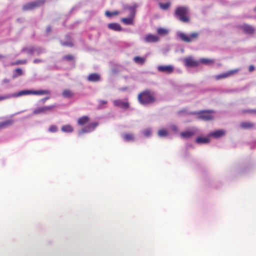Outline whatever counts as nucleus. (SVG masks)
I'll return each instance as SVG.
<instances>
[{
  "label": "nucleus",
  "instance_id": "obj_1",
  "mask_svg": "<svg viewBox=\"0 0 256 256\" xmlns=\"http://www.w3.org/2000/svg\"><path fill=\"white\" fill-rule=\"evenodd\" d=\"M138 100L142 104H149L154 102L156 98L154 92L146 90L140 92L138 96Z\"/></svg>",
  "mask_w": 256,
  "mask_h": 256
},
{
  "label": "nucleus",
  "instance_id": "obj_2",
  "mask_svg": "<svg viewBox=\"0 0 256 256\" xmlns=\"http://www.w3.org/2000/svg\"><path fill=\"white\" fill-rule=\"evenodd\" d=\"M174 15L182 22L188 23L190 21L188 9L186 6L178 7L175 10Z\"/></svg>",
  "mask_w": 256,
  "mask_h": 256
},
{
  "label": "nucleus",
  "instance_id": "obj_3",
  "mask_svg": "<svg viewBox=\"0 0 256 256\" xmlns=\"http://www.w3.org/2000/svg\"><path fill=\"white\" fill-rule=\"evenodd\" d=\"M200 35L198 32H194L190 34H186L183 32H180L178 34V37L183 42L189 43L196 40Z\"/></svg>",
  "mask_w": 256,
  "mask_h": 256
},
{
  "label": "nucleus",
  "instance_id": "obj_4",
  "mask_svg": "<svg viewBox=\"0 0 256 256\" xmlns=\"http://www.w3.org/2000/svg\"><path fill=\"white\" fill-rule=\"evenodd\" d=\"M44 3L45 0H37L26 3L22 6V10L24 11L32 10L42 6Z\"/></svg>",
  "mask_w": 256,
  "mask_h": 256
},
{
  "label": "nucleus",
  "instance_id": "obj_5",
  "mask_svg": "<svg viewBox=\"0 0 256 256\" xmlns=\"http://www.w3.org/2000/svg\"><path fill=\"white\" fill-rule=\"evenodd\" d=\"M50 93L48 90H24L20 91L18 94H14V96H20L22 95L27 94H36V95H42V94H48Z\"/></svg>",
  "mask_w": 256,
  "mask_h": 256
},
{
  "label": "nucleus",
  "instance_id": "obj_6",
  "mask_svg": "<svg viewBox=\"0 0 256 256\" xmlns=\"http://www.w3.org/2000/svg\"><path fill=\"white\" fill-rule=\"evenodd\" d=\"M214 111L212 110H202L196 112L198 118L202 120H210L214 118Z\"/></svg>",
  "mask_w": 256,
  "mask_h": 256
},
{
  "label": "nucleus",
  "instance_id": "obj_7",
  "mask_svg": "<svg viewBox=\"0 0 256 256\" xmlns=\"http://www.w3.org/2000/svg\"><path fill=\"white\" fill-rule=\"evenodd\" d=\"M56 107V105H51L44 106L36 108L33 111L34 114H46L52 112L54 108Z\"/></svg>",
  "mask_w": 256,
  "mask_h": 256
},
{
  "label": "nucleus",
  "instance_id": "obj_8",
  "mask_svg": "<svg viewBox=\"0 0 256 256\" xmlns=\"http://www.w3.org/2000/svg\"><path fill=\"white\" fill-rule=\"evenodd\" d=\"M98 126V123L97 122L90 123L88 124L86 126L83 128L79 132V134H81L83 133L90 132L94 130Z\"/></svg>",
  "mask_w": 256,
  "mask_h": 256
},
{
  "label": "nucleus",
  "instance_id": "obj_9",
  "mask_svg": "<svg viewBox=\"0 0 256 256\" xmlns=\"http://www.w3.org/2000/svg\"><path fill=\"white\" fill-rule=\"evenodd\" d=\"M238 71V70H233L228 71L225 73L221 74H220L216 75L214 76L216 80H219L220 79L225 78L234 75L235 73Z\"/></svg>",
  "mask_w": 256,
  "mask_h": 256
},
{
  "label": "nucleus",
  "instance_id": "obj_10",
  "mask_svg": "<svg viewBox=\"0 0 256 256\" xmlns=\"http://www.w3.org/2000/svg\"><path fill=\"white\" fill-rule=\"evenodd\" d=\"M184 64L186 66L196 67L199 65L200 62L195 60L191 57H188L184 58Z\"/></svg>",
  "mask_w": 256,
  "mask_h": 256
},
{
  "label": "nucleus",
  "instance_id": "obj_11",
  "mask_svg": "<svg viewBox=\"0 0 256 256\" xmlns=\"http://www.w3.org/2000/svg\"><path fill=\"white\" fill-rule=\"evenodd\" d=\"M158 70L166 74H170L173 72L174 68L172 66H159Z\"/></svg>",
  "mask_w": 256,
  "mask_h": 256
},
{
  "label": "nucleus",
  "instance_id": "obj_12",
  "mask_svg": "<svg viewBox=\"0 0 256 256\" xmlns=\"http://www.w3.org/2000/svg\"><path fill=\"white\" fill-rule=\"evenodd\" d=\"M115 106L126 109L129 107V104L128 101H123L120 100H116L113 101Z\"/></svg>",
  "mask_w": 256,
  "mask_h": 256
},
{
  "label": "nucleus",
  "instance_id": "obj_13",
  "mask_svg": "<svg viewBox=\"0 0 256 256\" xmlns=\"http://www.w3.org/2000/svg\"><path fill=\"white\" fill-rule=\"evenodd\" d=\"M135 8H130V10L133 13V16L131 18H122L121 20V21L124 22V24L129 25V24H132L134 22V16L135 14Z\"/></svg>",
  "mask_w": 256,
  "mask_h": 256
},
{
  "label": "nucleus",
  "instance_id": "obj_14",
  "mask_svg": "<svg viewBox=\"0 0 256 256\" xmlns=\"http://www.w3.org/2000/svg\"><path fill=\"white\" fill-rule=\"evenodd\" d=\"M158 40L159 38L157 36L152 34L146 35L144 38V42L147 43L156 42Z\"/></svg>",
  "mask_w": 256,
  "mask_h": 256
},
{
  "label": "nucleus",
  "instance_id": "obj_15",
  "mask_svg": "<svg viewBox=\"0 0 256 256\" xmlns=\"http://www.w3.org/2000/svg\"><path fill=\"white\" fill-rule=\"evenodd\" d=\"M62 96L66 98H72L75 96V93L69 89H64L62 94Z\"/></svg>",
  "mask_w": 256,
  "mask_h": 256
},
{
  "label": "nucleus",
  "instance_id": "obj_16",
  "mask_svg": "<svg viewBox=\"0 0 256 256\" xmlns=\"http://www.w3.org/2000/svg\"><path fill=\"white\" fill-rule=\"evenodd\" d=\"M196 134L194 130H186L180 133V136L184 138H189L192 137Z\"/></svg>",
  "mask_w": 256,
  "mask_h": 256
},
{
  "label": "nucleus",
  "instance_id": "obj_17",
  "mask_svg": "<svg viewBox=\"0 0 256 256\" xmlns=\"http://www.w3.org/2000/svg\"><path fill=\"white\" fill-rule=\"evenodd\" d=\"M242 29L244 32L248 34H254L255 30L254 28L248 24H244L242 26Z\"/></svg>",
  "mask_w": 256,
  "mask_h": 256
},
{
  "label": "nucleus",
  "instance_id": "obj_18",
  "mask_svg": "<svg viewBox=\"0 0 256 256\" xmlns=\"http://www.w3.org/2000/svg\"><path fill=\"white\" fill-rule=\"evenodd\" d=\"M100 76L96 73L90 74L88 77V80L90 82H96L100 80Z\"/></svg>",
  "mask_w": 256,
  "mask_h": 256
},
{
  "label": "nucleus",
  "instance_id": "obj_19",
  "mask_svg": "<svg viewBox=\"0 0 256 256\" xmlns=\"http://www.w3.org/2000/svg\"><path fill=\"white\" fill-rule=\"evenodd\" d=\"M90 122V118L88 116H83L80 118L78 120V124L80 126H83Z\"/></svg>",
  "mask_w": 256,
  "mask_h": 256
},
{
  "label": "nucleus",
  "instance_id": "obj_20",
  "mask_svg": "<svg viewBox=\"0 0 256 256\" xmlns=\"http://www.w3.org/2000/svg\"><path fill=\"white\" fill-rule=\"evenodd\" d=\"M108 28L115 30V31H120L122 27L120 24L118 23H110L108 24Z\"/></svg>",
  "mask_w": 256,
  "mask_h": 256
},
{
  "label": "nucleus",
  "instance_id": "obj_21",
  "mask_svg": "<svg viewBox=\"0 0 256 256\" xmlns=\"http://www.w3.org/2000/svg\"><path fill=\"white\" fill-rule=\"evenodd\" d=\"M14 123V120H8L6 121L0 122V130L8 127L12 126Z\"/></svg>",
  "mask_w": 256,
  "mask_h": 256
},
{
  "label": "nucleus",
  "instance_id": "obj_22",
  "mask_svg": "<svg viewBox=\"0 0 256 256\" xmlns=\"http://www.w3.org/2000/svg\"><path fill=\"white\" fill-rule=\"evenodd\" d=\"M210 142V140L207 137L199 136L196 138V142L198 144H207Z\"/></svg>",
  "mask_w": 256,
  "mask_h": 256
},
{
  "label": "nucleus",
  "instance_id": "obj_23",
  "mask_svg": "<svg viewBox=\"0 0 256 256\" xmlns=\"http://www.w3.org/2000/svg\"><path fill=\"white\" fill-rule=\"evenodd\" d=\"M224 134H225V132L224 130H216L213 132H212L210 134V136H212L214 138H220V137L222 136Z\"/></svg>",
  "mask_w": 256,
  "mask_h": 256
},
{
  "label": "nucleus",
  "instance_id": "obj_24",
  "mask_svg": "<svg viewBox=\"0 0 256 256\" xmlns=\"http://www.w3.org/2000/svg\"><path fill=\"white\" fill-rule=\"evenodd\" d=\"M134 60L138 64H143L146 62V58L136 56L134 58Z\"/></svg>",
  "mask_w": 256,
  "mask_h": 256
},
{
  "label": "nucleus",
  "instance_id": "obj_25",
  "mask_svg": "<svg viewBox=\"0 0 256 256\" xmlns=\"http://www.w3.org/2000/svg\"><path fill=\"white\" fill-rule=\"evenodd\" d=\"M61 130L63 132H72L74 130L73 128L69 124L62 126Z\"/></svg>",
  "mask_w": 256,
  "mask_h": 256
},
{
  "label": "nucleus",
  "instance_id": "obj_26",
  "mask_svg": "<svg viewBox=\"0 0 256 256\" xmlns=\"http://www.w3.org/2000/svg\"><path fill=\"white\" fill-rule=\"evenodd\" d=\"M123 138L126 141H132L134 140V136L130 133H126L123 134Z\"/></svg>",
  "mask_w": 256,
  "mask_h": 256
},
{
  "label": "nucleus",
  "instance_id": "obj_27",
  "mask_svg": "<svg viewBox=\"0 0 256 256\" xmlns=\"http://www.w3.org/2000/svg\"><path fill=\"white\" fill-rule=\"evenodd\" d=\"M200 62L204 64H211L214 62V60L212 59L202 58L200 60Z\"/></svg>",
  "mask_w": 256,
  "mask_h": 256
},
{
  "label": "nucleus",
  "instance_id": "obj_28",
  "mask_svg": "<svg viewBox=\"0 0 256 256\" xmlns=\"http://www.w3.org/2000/svg\"><path fill=\"white\" fill-rule=\"evenodd\" d=\"M240 126L244 128H248L253 127L254 124L250 122H243L240 124Z\"/></svg>",
  "mask_w": 256,
  "mask_h": 256
},
{
  "label": "nucleus",
  "instance_id": "obj_29",
  "mask_svg": "<svg viewBox=\"0 0 256 256\" xmlns=\"http://www.w3.org/2000/svg\"><path fill=\"white\" fill-rule=\"evenodd\" d=\"M170 4H170V2H168L166 4H162L161 2L159 3V6H160V8L164 10H168L169 8L170 7Z\"/></svg>",
  "mask_w": 256,
  "mask_h": 256
},
{
  "label": "nucleus",
  "instance_id": "obj_30",
  "mask_svg": "<svg viewBox=\"0 0 256 256\" xmlns=\"http://www.w3.org/2000/svg\"><path fill=\"white\" fill-rule=\"evenodd\" d=\"M120 12L118 10H115L114 12H110V11H106L105 12V14L108 17H111L112 16H117L119 14Z\"/></svg>",
  "mask_w": 256,
  "mask_h": 256
},
{
  "label": "nucleus",
  "instance_id": "obj_31",
  "mask_svg": "<svg viewBox=\"0 0 256 256\" xmlns=\"http://www.w3.org/2000/svg\"><path fill=\"white\" fill-rule=\"evenodd\" d=\"M26 62H27L26 60H18L11 62L10 65L11 66H16V65H19V64H26Z\"/></svg>",
  "mask_w": 256,
  "mask_h": 256
},
{
  "label": "nucleus",
  "instance_id": "obj_32",
  "mask_svg": "<svg viewBox=\"0 0 256 256\" xmlns=\"http://www.w3.org/2000/svg\"><path fill=\"white\" fill-rule=\"evenodd\" d=\"M14 72H16V74H14L12 76L13 78H15L16 77H18V76H22L23 74L22 70L20 68H18L16 69Z\"/></svg>",
  "mask_w": 256,
  "mask_h": 256
},
{
  "label": "nucleus",
  "instance_id": "obj_33",
  "mask_svg": "<svg viewBox=\"0 0 256 256\" xmlns=\"http://www.w3.org/2000/svg\"><path fill=\"white\" fill-rule=\"evenodd\" d=\"M157 33L160 35H165L168 33V30L164 28H158L157 30Z\"/></svg>",
  "mask_w": 256,
  "mask_h": 256
},
{
  "label": "nucleus",
  "instance_id": "obj_34",
  "mask_svg": "<svg viewBox=\"0 0 256 256\" xmlns=\"http://www.w3.org/2000/svg\"><path fill=\"white\" fill-rule=\"evenodd\" d=\"M168 131L166 130H160L158 132V134L160 137H164L168 135Z\"/></svg>",
  "mask_w": 256,
  "mask_h": 256
},
{
  "label": "nucleus",
  "instance_id": "obj_35",
  "mask_svg": "<svg viewBox=\"0 0 256 256\" xmlns=\"http://www.w3.org/2000/svg\"><path fill=\"white\" fill-rule=\"evenodd\" d=\"M63 59L66 61H70L74 60V56L72 54H68L64 56Z\"/></svg>",
  "mask_w": 256,
  "mask_h": 256
},
{
  "label": "nucleus",
  "instance_id": "obj_36",
  "mask_svg": "<svg viewBox=\"0 0 256 256\" xmlns=\"http://www.w3.org/2000/svg\"><path fill=\"white\" fill-rule=\"evenodd\" d=\"M48 130L51 132H56L58 130V128L55 125H51L49 128Z\"/></svg>",
  "mask_w": 256,
  "mask_h": 256
},
{
  "label": "nucleus",
  "instance_id": "obj_37",
  "mask_svg": "<svg viewBox=\"0 0 256 256\" xmlns=\"http://www.w3.org/2000/svg\"><path fill=\"white\" fill-rule=\"evenodd\" d=\"M61 44L63 46H70V47H72L73 46V44L71 41L66 42H62Z\"/></svg>",
  "mask_w": 256,
  "mask_h": 256
},
{
  "label": "nucleus",
  "instance_id": "obj_38",
  "mask_svg": "<svg viewBox=\"0 0 256 256\" xmlns=\"http://www.w3.org/2000/svg\"><path fill=\"white\" fill-rule=\"evenodd\" d=\"M14 97V94H6L0 96V101Z\"/></svg>",
  "mask_w": 256,
  "mask_h": 256
},
{
  "label": "nucleus",
  "instance_id": "obj_39",
  "mask_svg": "<svg viewBox=\"0 0 256 256\" xmlns=\"http://www.w3.org/2000/svg\"><path fill=\"white\" fill-rule=\"evenodd\" d=\"M100 106H102L103 104H107V101L104 100H100L99 102Z\"/></svg>",
  "mask_w": 256,
  "mask_h": 256
},
{
  "label": "nucleus",
  "instance_id": "obj_40",
  "mask_svg": "<svg viewBox=\"0 0 256 256\" xmlns=\"http://www.w3.org/2000/svg\"><path fill=\"white\" fill-rule=\"evenodd\" d=\"M42 62V60H40V59L36 58V59H34V64H37V63L41 62Z\"/></svg>",
  "mask_w": 256,
  "mask_h": 256
},
{
  "label": "nucleus",
  "instance_id": "obj_41",
  "mask_svg": "<svg viewBox=\"0 0 256 256\" xmlns=\"http://www.w3.org/2000/svg\"><path fill=\"white\" fill-rule=\"evenodd\" d=\"M52 30V28L50 26H48L46 28V32L47 34L50 33Z\"/></svg>",
  "mask_w": 256,
  "mask_h": 256
},
{
  "label": "nucleus",
  "instance_id": "obj_42",
  "mask_svg": "<svg viewBox=\"0 0 256 256\" xmlns=\"http://www.w3.org/2000/svg\"><path fill=\"white\" fill-rule=\"evenodd\" d=\"M150 130H146L144 132V134L146 136H148L150 134Z\"/></svg>",
  "mask_w": 256,
  "mask_h": 256
},
{
  "label": "nucleus",
  "instance_id": "obj_43",
  "mask_svg": "<svg viewBox=\"0 0 256 256\" xmlns=\"http://www.w3.org/2000/svg\"><path fill=\"white\" fill-rule=\"evenodd\" d=\"M254 70V66H250L249 67V71L252 72Z\"/></svg>",
  "mask_w": 256,
  "mask_h": 256
},
{
  "label": "nucleus",
  "instance_id": "obj_44",
  "mask_svg": "<svg viewBox=\"0 0 256 256\" xmlns=\"http://www.w3.org/2000/svg\"><path fill=\"white\" fill-rule=\"evenodd\" d=\"M49 99V97H46V98H44L40 100V101L42 102V103L44 104L45 102L47 100Z\"/></svg>",
  "mask_w": 256,
  "mask_h": 256
},
{
  "label": "nucleus",
  "instance_id": "obj_45",
  "mask_svg": "<svg viewBox=\"0 0 256 256\" xmlns=\"http://www.w3.org/2000/svg\"><path fill=\"white\" fill-rule=\"evenodd\" d=\"M248 112L256 114V110H252L248 111Z\"/></svg>",
  "mask_w": 256,
  "mask_h": 256
},
{
  "label": "nucleus",
  "instance_id": "obj_46",
  "mask_svg": "<svg viewBox=\"0 0 256 256\" xmlns=\"http://www.w3.org/2000/svg\"><path fill=\"white\" fill-rule=\"evenodd\" d=\"M9 81H10V80H9L6 79V78L4 79V80H3V82H4V83H8V82H9Z\"/></svg>",
  "mask_w": 256,
  "mask_h": 256
},
{
  "label": "nucleus",
  "instance_id": "obj_47",
  "mask_svg": "<svg viewBox=\"0 0 256 256\" xmlns=\"http://www.w3.org/2000/svg\"><path fill=\"white\" fill-rule=\"evenodd\" d=\"M34 51V48H30L28 52L30 53V54H32L33 52Z\"/></svg>",
  "mask_w": 256,
  "mask_h": 256
},
{
  "label": "nucleus",
  "instance_id": "obj_48",
  "mask_svg": "<svg viewBox=\"0 0 256 256\" xmlns=\"http://www.w3.org/2000/svg\"><path fill=\"white\" fill-rule=\"evenodd\" d=\"M4 58V56L3 55L0 54V59Z\"/></svg>",
  "mask_w": 256,
  "mask_h": 256
},
{
  "label": "nucleus",
  "instance_id": "obj_49",
  "mask_svg": "<svg viewBox=\"0 0 256 256\" xmlns=\"http://www.w3.org/2000/svg\"><path fill=\"white\" fill-rule=\"evenodd\" d=\"M182 112H183V111H182H182H180V112H178V114H182Z\"/></svg>",
  "mask_w": 256,
  "mask_h": 256
},
{
  "label": "nucleus",
  "instance_id": "obj_50",
  "mask_svg": "<svg viewBox=\"0 0 256 256\" xmlns=\"http://www.w3.org/2000/svg\"><path fill=\"white\" fill-rule=\"evenodd\" d=\"M254 11L256 12V6L254 8Z\"/></svg>",
  "mask_w": 256,
  "mask_h": 256
}]
</instances>
